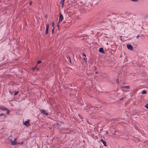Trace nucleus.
I'll list each match as a JSON object with an SVG mask.
<instances>
[{
	"mask_svg": "<svg viewBox=\"0 0 148 148\" xmlns=\"http://www.w3.org/2000/svg\"><path fill=\"white\" fill-rule=\"evenodd\" d=\"M16 140L17 138H15L14 140L11 139H9V140L10 141L11 143V144L12 145L14 146L17 145Z\"/></svg>",
	"mask_w": 148,
	"mask_h": 148,
	"instance_id": "f257e3e1",
	"label": "nucleus"
},
{
	"mask_svg": "<svg viewBox=\"0 0 148 148\" xmlns=\"http://www.w3.org/2000/svg\"><path fill=\"white\" fill-rule=\"evenodd\" d=\"M40 112L42 114H44L46 116H48L49 114H48V113L47 112H46L45 110H44V109H42V110L40 109Z\"/></svg>",
	"mask_w": 148,
	"mask_h": 148,
	"instance_id": "f03ea898",
	"label": "nucleus"
},
{
	"mask_svg": "<svg viewBox=\"0 0 148 148\" xmlns=\"http://www.w3.org/2000/svg\"><path fill=\"white\" fill-rule=\"evenodd\" d=\"M49 27V24H47L46 25V28L45 30V34H48Z\"/></svg>",
	"mask_w": 148,
	"mask_h": 148,
	"instance_id": "7ed1b4c3",
	"label": "nucleus"
},
{
	"mask_svg": "<svg viewBox=\"0 0 148 148\" xmlns=\"http://www.w3.org/2000/svg\"><path fill=\"white\" fill-rule=\"evenodd\" d=\"M29 120H27L26 121H25V122L23 123L24 125H25L27 127L29 125H30L29 123Z\"/></svg>",
	"mask_w": 148,
	"mask_h": 148,
	"instance_id": "20e7f679",
	"label": "nucleus"
},
{
	"mask_svg": "<svg viewBox=\"0 0 148 148\" xmlns=\"http://www.w3.org/2000/svg\"><path fill=\"white\" fill-rule=\"evenodd\" d=\"M125 88L126 89H129L130 88V86H122L121 87V89L123 91H125L124 88ZM125 91H126L125 90Z\"/></svg>",
	"mask_w": 148,
	"mask_h": 148,
	"instance_id": "39448f33",
	"label": "nucleus"
},
{
	"mask_svg": "<svg viewBox=\"0 0 148 148\" xmlns=\"http://www.w3.org/2000/svg\"><path fill=\"white\" fill-rule=\"evenodd\" d=\"M63 19V15L61 14V13L60 12V14L59 17V21H62Z\"/></svg>",
	"mask_w": 148,
	"mask_h": 148,
	"instance_id": "423d86ee",
	"label": "nucleus"
},
{
	"mask_svg": "<svg viewBox=\"0 0 148 148\" xmlns=\"http://www.w3.org/2000/svg\"><path fill=\"white\" fill-rule=\"evenodd\" d=\"M127 49L130 50H132L133 49V47L132 45L129 44L127 45Z\"/></svg>",
	"mask_w": 148,
	"mask_h": 148,
	"instance_id": "0eeeda50",
	"label": "nucleus"
},
{
	"mask_svg": "<svg viewBox=\"0 0 148 148\" xmlns=\"http://www.w3.org/2000/svg\"><path fill=\"white\" fill-rule=\"evenodd\" d=\"M0 109L4 111H6L7 110V109L6 108L2 106H0Z\"/></svg>",
	"mask_w": 148,
	"mask_h": 148,
	"instance_id": "6e6552de",
	"label": "nucleus"
},
{
	"mask_svg": "<svg viewBox=\"0 0 148 148\" xmlns=\"http://www.w3.org/2000/svg\"><path fill=\"white\" fill-rule=\"evenodd\" d=\"M99 52H101L102 53H105L102 47L100 48H99Z\"/></svg>",
	"mask_w": 148,
	"mask_h": 148,
	"instance_id": "1a4fd4ad",
	"label": "nucleus"
},
{
	"mask_svg": "<svg viewBox=\"0 0 148 148\" xmlns=\"http://www.w3.org/2000/svg\"><path fill=\"white\" fill-rule=\"evenodd\" d=\"M100 141L103 144L104 146H106L107 145L106 142L103 140V139H101Z\"/></svg>",
	"mask_w": 148,
	"mask_h": 148,
	"instance_id": "9d476101",
	"label": "nucleus"
},
{
	"mask_svg": "<svg viewBox=\"0 0 148 148\" xmlns=\"http://www.w3.org/2000/svg\"><path fill=\"white\" fill-rule=\"evenodd\" d=\"M36 69V71H38L39 69V68H37V65L32 68V70H34Z\"/></svg>",
	"mask_w": 148,
	"mask_h": 148,
	"instance_id": "9b49d317",
	"label": "nucleus"
},
{
	"mask_svg": "<svg viewBox=\"0 0 148 148\" xmlns=\"http://www.w3.org/2000/svg\"><path fill=\"white\" fill-rule=\"evenodd\" d=\"M65 0H62L60 2V4L61 5L62 7H63L64 5V2Z\"/></svg>",
	"mask_w": 148,
	"mask_h": 148,
	"instance_id": "f8f14e48",
	"label": "nucleus"
},
{
	"mask_svg": "<svg viewBox=\"0 0 148 148\" xmlns=\"http://www.w3.org/2000/svg\"><path fill=\"white\" fill-rule=\"evenodd\" d=\"M147 93V91L145 90H142L141 92V94H145Z\"/></svg>",
	"mask_w": 148,
	"mask_h": 148,
	"instance_id": "ddd939ff",
	"label": "nucleus"
},
{
	"mask_svg": "<svg viewBox=\"0 0 148 148\" xmlns=\"http://www.w3.org/2000/svg\"><path fill=\"white\" fill-rule=\"evenodd\" d=\"M106 19L105 18L103 19H102V18H101V20L100 21V22H106Z\"/></svg>",
	"mask_w": 148,
	"mask_h": 148,
	"instance_id": "4468645a",
	"label": "nucleus"
},
{
	"mask_svg": "<svg viewBox=\"0 0 148 148\" xmlns=\"http://www.w3.org/2000/svg\"><path fill=\"white\" fill-rule=\"evenodd\" d=\"M18 91H17L15 92H14V96H15V95H16L18 94Z\"/></svg>",
	"mask_w": 148,
	"mask_h": 148,
	"instance_id": "2eb2a0df",
	"label": "nucleus"
},
{
	"mask_svg": "<svg viewBox=\"0 0 148 148\" xmlns=\"http://www.w3.org/2000/svg\"><path fill=\"white\" fill-rule=\"evenodd\" d=\"M145 108H146L147 109H148V104H146L145 105Z\"/></svg>",
	"mask_w": 148,
	"mask_h": 148,
	"instance_id": "dca6fc26",
	"label": "nucleus"
},
{
	"mask_svg": "<svg viewBox=\"0 0 148 148\" xmlns=\"http://www.w3.org/2000/svg\"><path fill=\"white\" fill-rule=\"evenodd\" d=\"M69 57V60H69V62H70V63H71V58H70V56H68Z\"/></svg>",
	"mask_w": 148,
	"mask_h": 148,
	"instance_id": "f3484780",
	"label": "nucleus"
},
{
	"mask_svg": "<svg viewBox=\"0 0 148 148\" xmlns=\"http://www.w3.org/2000/svg\"><path fill=\"white\" fill-rule=\"evenodd\" d=\"M54 27L53 29L52 30V31H51V33L52 34H53V32H54Z\"/></svg>",
	"mask_w": 148,
	"mask_h": 148,
	"instance_id": "a211bd4d",
	"label": "nucleus"
},
{
	"mask_svg": "<svg viewBox=\"0 0 148 148\" xmlns=\"http://www.w3.org/2000/svg\"><path fill=\"white\" fill-rule=\"evenodd\" d=\"M42 62V61L40 60L39 61L37 62V64H39L41 63Z\"/></svg>",
	"mask_w": 148,
	"mask_h": 148,
	"instance_id": "6ab92c4d",
	"label": "nucleus"
},
{
	"mask_svg": "<svg viewBox=\"0 0 148 148\" xmlns=\"http://www.w3.org/2000/svg\"><path fill=\"white\" fill-rule=\"evenodd\" d=\"M84 61L86 62H87V58H84Z\"/></svg>",
	"mask_w": 148,
	"mask_h": 148,
	"instance_id": "aec40b11",
	"label": "nucleus"
},
{
	"mask_svg": "<svg viewBox=\"0 0 148 148\" xmlns=\"http://www.w3.org/2000/svg\"><path fill=\"white\" fill-rule=\"evenodd\" d=\"M54 22H53L52 23V27H53V28L54 27Z\"/></svg>",
	"mask_w": 148,
	"mask_h": 148,
	"instance_id": "412c9836",
	"label": "nucleus"
},
{
	"mask_svg": "<svg viewBox=\"0 0 148 148\" xmlns=\"http://www.w3.org/2000/svg\"><path fill=\"white\" fill-rule=\"evenodd\" d=\"M82 55L83 56L86 57V55L84 53H82Z\"/></svg>",
	"mask_w": 148,
	"mask_h": 148,
	"instance_id": "4be33fe9",
	"label": "nucleus"
},
{
	"mask_svg": "<svg viewBox=\"0 0 148 148\" xmlns=\"http://www.w3.org/2000/svg\"><path fill=\"white\" fill-rule=\"evenodd\" d=\"M32 4V2H29V4L30 5H31Z\"/></svg>",
	"mask_w": 148,
	"mask_h": 148,
	"instance_id": "5701e85b",
	"label": "nucleus"
},
{
	"mask_svg": "<svg viewBox=\"0 0 148 148\" xmlns=\"http://www.w3.org/2000/svg\"><path fill=\"white\" fill-rule=\"evenodd\" d=\"M116 80L118 84H119V79L118 78L116 79Z\"/></svg>",
	"mask_w": 148,
	"mask_h": 148,
	"instance_id": "b1692460",
	"label": "nucleus"
},
{
	"mask_svg": "<svg viewBox=\"0 0 148 148\" xmlns=\"http://www.w3.org/2000/svg\"><path fill=\"white\" fill-rule=\"evenodd\" d=\"M124 99V98H123V97H122V98H121L120 99V100H123Z\"/></svg>",
	"mask_w": 148,
	"mask_h": 148,
	"instance_id": "393cba45",
	"label": "nucleus"
},
{
	"mask_svg": "<svg viewBox=\"0 0 148 148\" xmlns=\"http://www.w3.org/2000/svg\"><path fill=\"white\" fill-rule=\"evenodd\" d=\"M140 37V36L139 35H138L136 36V38H138Z\"/></svg>",
	"mask_w": 148,
	"mask_h": 148,
	"instance_id": "a878e982",
	"label": "nucleus"
},
{
	"mask_svg": "<svg viewBox=\"0 0 148 148\" xmlns=\"http://www.w3.org/2000/svg\"><path fill=\"white\" fill-rule=\"evenodd\" d=\"M6 110L7 111V114H8V113H9V112H10L8 110V109H7V110Z\"/></svg>",
	"mask_w": 148,
	"mask_h": 148,
	"instance_id": "bb28decb",
	"label": "nucleus"
},
{
	"mask_svg": "<svg viewBox=\"0 0 148 148\" xmlns=\"http://www.w3.org/2000/svg\"><path fill=\"white\" fill-rule=\"evenodd\" d=\"M2 115H4V114L3 113H1V114H0V116H2Z\"/></svg>",
	"mask_w": 148,
	"mask_h": 148,
	"instance_id": "cd10ccee",
	"label": "nucleus"
},
{
	"mask_svg": "<svg viewBox=\"0 0 148 148\" xmlns=\"http://www.w3.org/2000/svg\"><path fill=\"white\" fill-rule=\"evenodd\" d=\"M68 56H66V57L67 58V59H68V60H69V57Z\"/></svg>",
	"mask_w": 148,
	"mask_h": 148,
	"instance_id": "c85d7f7f",
	"label": "nucleus"
},
{
	"mask_svg": "<svg viewBox=\"0 0 148 148\" xmlns=\"http://www.w3.org/2000/svg\"><path fill=\"white\" fill-rule=\"evenodd\" d=\"M17 145H18V144H19V145H20V143H17Z\"/></svg>",
	"mask_w": 148,
	"mask_h": 148,
	"instance_id": "c756f323",
	"label": "nucleus"
},
{
	"mask_svg": "<svg viewBox=\"0 0 148 148\" xmlns=\"http://www.w3.org/2000/svg\"><path fill=\"white\" fill-rule=\"evenodd\" d=\"M23 142H21L20 143V145H22L23 144Z\"/></svg>",
	"mask_w": 148,
	"mask_h": 148,
	"instance_id": "7c9ffc66",
	"label": "nucleus"
},
{
	"mask_svg": "<svg viewBox=\"0 0 148 148\" xmlns=\"http://www.w3.org/2000/svg\"><path fill=\"white\" fill-rule=\"evenodd\" d=\"M95 73L96 74H98V72H95Z\"/></svg>",
	"mask_w": 148,
	"mask_h": 148,
	"instance_id": "2f4dec72",
	"label": "nucleus"
},
{
	"mask_svg": "<svg viewBox=\"0 0 148 148\" xmlns=\"http://www.w3.org/2000/svg\"><path fill=\"white\" fill-rule=\"evenodd\" d=\"M12 136V135H10V137H11Z\"/></svg>",
	"mask_w": 148,
	"mask_h": 148,
	"instance_id": "473e14b6",
	"label": "nucleus"
},
{
	"mask_svg": "<svg viewBox=\"0 0 148 148\" xmlns=\"http://www.w3.org/2000/svg\"><path fill=\"white\" fill-rule=\"evenodd\" d=\"M94 68H95V69H96V66H95L94 67Z\"/></svg>",
	"mask_w": 148,
	"mask_h": 148,
	"instance_id": "72a5a7b5",
	"label": "nucleus"
},
{
	"mask_svg": "<svg viewBox=\"0 0 148 148\" xmlns=\"http://www.w3.org/2000/svg\"><path fill=\"white\" fill-rule=\"evenodd\" d=\"M78 115H79V116H80V114H78Z\"/></svg>",
	"mask_w": 148,
	"mask_h": 148,
	"instance_id": "f704fd0d",
	"label": "nucleus"
},
{
	"mask_svg": "<svg viewBox=\"0 0 148 148\" xmlns=\"http://www.w3.org/2000/svg\"><path fill=\"white\" fill-rule=\"evenodd\" d=\"M58 25H57V26H58Z\"/></svg>",
	"mask_w": 148,
	"mask_h": 148,
	"instance_id": "c9c22d12",
	"label": "nucleus"
}]
</instances>
